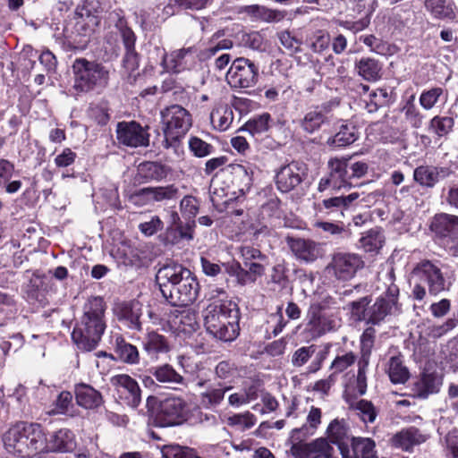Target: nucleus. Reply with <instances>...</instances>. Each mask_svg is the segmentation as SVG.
I'll list each match as a JSON object with an SVG mask.
<instances>
[{"instance_id":"1","label":"nucleus","mask_w":458,"mask_h":458,"mask_svg":"<svg viewBox=\"0 0 458 458\" xmlns=\"http://www.w3.org/2000/svg\"><path fill=\"white\" fill-rule=\"evenodd\" d=\"M156 282L162 296L172 306H189L199 296L197 277L181 264L171 263L160 267L156 275Z\"/></svg>"},{"instance_id":"2","label":"nucleus","mask_w":458,"mask_h":458,"mask_svg":"<svg viewBox=\"0 0 458 458\" xmlns=\"http://www.w3.org/2000/svg\"><path fill=\"white\" fill-rule=\"evenodd\" d=\"M6 451L21 458H35L44 454L46 433L38 423L20 421L3 435Z\"/></svg>"},{"instance_id":"3","label":"nucleus","mask_w":458,"mask_h":458,"mask_svg":"<svg viewBox=\"0 0 458 458\" xmlns=\"http://www.w3.org/2000/svg\"><path fill=\"white\" fill-rule=\"evenodd\" d=\"M105 310L101 297H92L84 304L83 314L72 333V339L80 349L89 352L97 347L106 327Z\"/></svg>"},{"instance_id":"4","label":"nucleus","mask_w":458,"mask_h":458,"mask_svg":"<svg viewBox=\"0 0 458 458\" xmlns=\"http://www.w3.org/2000/svg\"><path fill=\"white\" fill-rule=\"evenodd\" d=\"M204 326L213 337L224 342L233 341L239 335L240 312L230 300H216L204 310Z\"/></svg>"},{"instance_id":"5","label":"nucleus","mask_w":458,"mask_h":458,"mask_svg":"<svg viewBox=\"0 0 458 458\" xmlns=\"http://www.w3.org/2000/svg\"><path fill=\"white\" fill-rule=\"evenodd\" d=\"M165 148H175L192 124L190 112L179 105H172L160 113Z\"/></svg>"},{"instance_id":"6","label":"nucleus","mask_w":458,"mask_h":458,"mask_svg":"<svg viewBox=\"0 0 458 458\" xmlns=\"http://www.w3.org/2000/svg\"><path fill=\"white\" fill-rule=\"evenodd\" d=\"M72 68L74 75L73 89L78 93H87L97 87L107 85L109 72L101 64L77 58Z\"/></svg>"},{"instance_id":"7","label":"nucleus","mask_w":458,"mask_h":458,"mask_svg":"<svg viewBox=\"0 0 458 458\" xmlns=\"http://www.w3.org/2000/svg\"><path fill=\"white\" fill-rule=\"evenodd\" d=\"M394 280L395 276L392 268L384 278L385 284L387 285L386 292L377 298L374 304L370 306V324L378 325L386 317L400 311L399 287L394 284Z\"/></svg>"},{"instance_id":"8","label":"nucleus","mask_w":458,"mask_h":458,"mask_svg":"<svg viewBox=\"0 0 458 458\" xmlns=\"http://www.w3.org/2000/svg\"><path fill=\"white\" fill-rule=\"evenodd\" d=\"M429 228L441 246L454 253L458 251V216L437 214L432 218Z\"/></svg>"},{"instance_id":"9","label":"nucleus","mask_w":458,"mask_h":458,"mask_svg":"<svg viewBox=\"0 0 458 458\" xmlns=\"http://www.w3.org/2000/svg\"><path fill=\"white\" fill-rule=\"evenodd\" d=\"M187 414V403L181 397L169 396L160 402L153 423L162 428L180 425L186 420Z\"/></svg>"},{"instance_id":"10","label":"nucleus","mask_w":458,"mask_h":458,"mask_svg":"<svg viewBox=\"0 0 458 458\" xmlns=\"http://www.w3.org/2000/svg\"><path fill=\"white\" fill-rule=\"evenodd\" d=\"M226 81L232 88H251L259 81V67L248 58H236L226 73Z\"/></svg>"},{"instance_id":"11","label":"nucleus","mask_w":458,"mask_h":458,"mask_svg":"<svg viewBox=\"0 0 458 458\" xmlns=\"http://www.w3.org/2000/svg\"><path fill=\"white\" fill-rule=\"evenodd\" d=\"M352 157L331 158L327 163L329 173L322 177L318 182V190L320 192L328 188L333 190L350 189L352 183L349 182L348 166Z\"/></svg>"},{"instance_id":"12","label":"nucleus","mask_w":458,"mask_h":458,"mask_svg":"<svg viewBox=\"0 0 458 458\" xmlns=\"http://www.w3.org/2000/svg\"><path fill=\"white\" fill-rule=\"evenodd\" d=\"M364 265L362 258L356 253L336 252L327 268L332 271L338 280L347 281L353 278Z\"/></svg>"},{"instance_id":"13","label":"nucleus","mask_w":458,"mask_h":458,"mask_svg":"<svg viewBox=\"0 0 458 458\" xmlns=\"http://www.w3.org/2000/svg\"><path fill=\"white\" fill-rule=\"evenodd\" d=\"M336 327L332 316L325 312V307L319 302L311 303L307 312L305 331L311 338H318L334 331Z\"/></svg>"},{"instance_id":"14","label":"nucleus","mask_w":458,"mask_h":458,"mask_svg":"<svg viewBox=\"0 0 458 458\" xmlns=\"http://www.w3.org/2000/svg\"><path fill=\"white\" fill-rule=\"evenodd\" d=\"M148 126H141L135 121L119 122L116 125V138L120 144L131 148L148 147L149 133Z\"/></svg>"},{"instance_id":"15","label":"nucleus","mask_w":458,"mask_h":458,"mask_svg":"<svg viewBox=\"0 0 458 458\" xmlns=\"http://www.w3.org/2000/svg\"><path fill=\"white\" fill-rule=\"evenodd\" d=\"M412 279L428 285L431 294H437L445 289V279L441 269L429 260L419 263L412 271Z\"/></svg>"},{"instance_id":"16","label":"nucleus","mask_w":458,"mask_h":458,"mask_svg":"<svg viewBox=\"0 0 458 458\" xmlns=\"http://www.w3.org/2000/svg\"><path fill=\"white\" fill-rule=\"evenodd\" d=\"M308 167L300 161H292L282 166L276 175V183L282 192H289L301 183L306 177Z\"/></svg>"},{"instance_id":"17","label":"nucleus","mask_w":458,"mask_h":458,"mask_svg":"<svg viewBox=\"0 0 458 458\" xmlns=\"http://www.w3.org/2000/svg\"><path fill=\"white\" fill-rule=\"evenodd\" d=\"M294 458H331L334 448L327 438L318 437L310 443L298 441L291 447Z\"/></svg>"},{"instance_id":"18","label":"nucleus","mask_w":458,"mask_h":458,"mask_svg":"<svg viewBox=\"0 0 458 458\" xmlns=\"http://www.w3.org/2000/svg\"><path fill=\"white\" fill-rule=\"evenodd\" d=\"M113 386L118 389L121 399L131 408H137L141 402L140 388L132 377L126 374L115 375L111 378Z\"/></svg>"},{"instance_id":"19","label":"nucleus","mask_w":458,"mask_h":458,"mask_svg":"<svg viewBox=\"0 0 458 458\" xmlns=\"http://www.w3.org/2000/svg\"><path fill=\"white\" fill-rule=\"evenodd\" d=\"M114 313L120 322L131 330L141 331L142 304L138 301H123L114 308Z\"/></svg>"},{"instance_id":"20","label":"nucleus","mask_w":458,"mask_h":458,"mask_svg":"<svg viewBox=\"0 0 458 458\" xmlns=\"http://www.w3.org/2000/svg\"><path fill=\"white\" fill-rule=\"evenodd\" d=\"M46 448L44 454L71 453L76 448L74 433L68 428H60L46 435Z\"/></svg>"},{"instance_id":"21","label":"nucleus","mask_w":458,"mask_h":458,"mask_svg":"<svg viewBox=\"0 0 458 458\" xmlns=\"http://www.w3.org/2000/svg\"><path fill=\"white\" fill-rule=\"evenodd\" d=\"M327 433L329 441L338 446L342 458L349 457V444L353 437L350 434L349 427L344 420H332L327 427Z\"/></svg>"},{"instance_id":"22","label":"nucleus","mask_w":458,"mask_h":458,"mask_svg":"<svg viewBox=\"0 0 458 458\" xmlns=\"http://www.w3.org/2000/svg\"><path fill=\"white\" fill-rule=\"evenodd\" d=\"M453 174L449 167L435 165H420L413 171V179L420 185L433 188L437 182L448 178Z\"/></svg>"},{"instance_id":"23","label":"nucleus","mask_w":458,"mask_h":458,"mask_svg":"<svg viewBox=\"0 0 458 458\" xmlns=\"http://www.w3.org/2000/svg\"><path fill=\"white\" fill-rule=\"evenodd\" d=\"M287 244L294 256L306 263L313 262L320 256L319 244L313 241L288 237Z\"/></svg>"},{"instance_id":"24","label":"nucleus","mask_w":458,"mask_h":458,"mask_svg":"<svg viewBox=\"0 0 458 458\" xmlns=\"http://www.w3.org/2000/svg\"><path fill=\"white\" fill-rule=\"evenodd\" d=\"M321 410L318 407L311 406L306 417V422L301 427H296L292 429L291 438L295 441H303L307 437L313 436L321 424Z\"/></svg>"},{"instance_id":"25","label":"nucleus","mask_w":458,"mask_h":458,"mask_svg":"<svg viewBox=\"0 0 458 458\" xmlns=\"http://www.w3.org/2000/svg\"><path fill=\"white\" fill-rule=\"evenodd\" d=\"M442 385V377L436 372H423L420 377L414 383L413 395L420 398H427L429 394L439 391Z\"/></svg>"},{"instance_id":"26","label":"nucleus","mask_w":458,"mask_h":458,"mask_svg":"<svg viewBox=\"0 0 458 458\" xmlns=\"http://www.w3.org/2000/svg\"><path fill=\"white\" fill-rule=\"evenodd\" d=\"M76 403L87 410L97 409L103 403L102 394L87 384H79L75 386Z\"/></svg>"},{"instance_id":"27","label":"nucleus","mask_w":458,"mask_h":458,"mask_svg":"<svg viewBox=\"0 0 458 458\" xmlns=\"http://www.w3.org/2000/svg\"><path fill=\"white\" fill-rule=\"evenodd\" d=\"M168 172V167L161 163L146 161L139 165L137 178L140 182H158L165 178Z\"/></svg>"},{"instance_id":"28","label":"nucleus","mask_w":458,"mask_h":458,"mask_svg":"<svg viewBox=\"0 0 458 458\" xmlns=\"http://www.w3.org/2000/svg\"><path fill=\"white\" fill-rule=\"evenodd\" d=\"M354 70L367 81H377L382 76V64L372 57H361L354 62Z\"/></svg>"},{"instance_id":"29","label":"nucleus","mask_w":458,"mask_h":458,"mask_svg":"<svg viewBox=\"0 0 458 458\" xmlns=\"http://www.w3.org/2000/svg\"><path fill=\"white\" fill-rule=\"evenodd\" d=\"M155 378L168 387L178 389L177 385L186 386L185 379L171 365L165 364L151 369Z\"/></svg>"},{"instance_id":"30","label":"nucleus","mask_w":458,"mask_h":458,"mask_svg":"<svg viewBox=\"0 0 458 458\" xmlns=\"http://www.w3.org/2000/svg\"><path fill=\"white\" fill-rule=\"evenodd\" d=\"M349 448L350 455L347 458H378L375 452V442L370 438L352 437Z\"/></svg>"},{"instance_id":"31","label":"nucleus","mask_w":458,"mask_h":458,"mask_svg":"<svg viewBox=\"0 0 458 458\" xmlns=\"http://www.w3.org/2000/svg\"><path fill=\"white\" fill-rule=\"evenodd\" d=\"M72 394L69 391H62L53 403V408L47 411L48 415L77 416V411L72 403Z\"/></svg>"},{"instance_id":"32","label":"nucleus","mask_w":458,"mask_h":458,"mask_svg":"<svg viewBox=\"0 0 458 458\" xmlns=\"http://www.w3.org/2000/svg\"><path fill=\"white\" fill-rule=\"evenodd\" d=\"M178 189L171 184L165 187H146L135 192V196L146 197L148 200L162 201L177 197Z\"/></svg>"},{"instance_id":"33","label":"nucleus","mask_w":458,"mask_h":458,"mask_svg":"<svg viewBox=\"0 0 458 458\" xmlns=\"http://www.w3.org/2000/svg\"><path fill=\"white\" fill-rule=\"evenodd\" d=\"M233 388L232 386H222L217 387L208 386L205 391L199 393L200 403L205 408H213L221 403L227 391Z\"/></svg>"},{"instance_id":"34","label":"nucleus","mask_w":458,"mask_h":458,"mask_svg":"<svg viewBox=\"0 0 458 458\" xmlns=\"http://www.w3.org/2000/svg\"><path fill=\"white\" fill-rule=\"evenodd\" d=\"M425 437L416 428H409L402 430L394 437V441L397 446L402 447L405 451H409L412 446L425 442Z\"/></svg>"},{"instance_id":"35","label":"nucleus","mask_w":458,"mask_h":458,"mask_svg":"<svg viewBox=\"0 0 458 458\" xmlns=\"http://www.w3.org/2000/svg\"><path fill=\"white\" fill-rule=\"evenodd\" d=\"M114 352L121 361L127 364H137L140 360L138 348L127 343L123 337L116 338Z\"/></svg>"},{"instance_id":"36","label":"nucleus","mask_w":458,"mask_h":458,"mask_svg":"<svg viewBox=\"0 0 458 458\" xmlns=\"http://www.w3.org/2000/svg\"><path fill=\"white\" fill-rule=\"evenodd\" d=\"M358 139L355 126L348 123L342 124L335 136L327 140V144L334 147H345Z\"/></svg>"},{"instance_id":"37","label":"nucleus","mask_w":458,"mask_h":458,"mask_svg":"<svg viewBox=\"0 0 458 458\" xmlns=\"http://www.w3.org/2000/svg\"><path fill=\"white\" fill-rule=\"evenodd\" d=\"M171 220L172 225L167 227L165 233V239L167 242L175 243L181 239L191 240L193 238V234L184 231L177 212H172Z\"/></svg>"},{"instance_id":"38","label":"nucleus","mask_w":458,"mask_h":458,"mask_svg":"<svg viewBox=\"0 0 458 458\" xmlns=\"http://www.w3.org/2000/svg\"><path fill=\"white\" fill-rule=\"evenodd\" d=\"M372 299L370 296H364L357 301L349 303V309L352 317L356 321H364L370 324V303Z\"/></svg>"},{"instance_id":"39","label":"nucleus","mask_w":458,"mask_h":458,"mask_svg":"<svg viewBox=\"0 0 458 458\" xmlns=\"http://www.w3.org/2000/svg\"><path fill=\"white\" fill-rule=\"evenodd\" d=\"M270 121V114L268 113H263L262 114L250 119L239 131H247L252 137L259 136L268 131Z\"/></svg>"},{"instance_id":"40","label":"nucleus","mask_w":458,"mask_h":458,"mask_svg":"<svg viewBox=\"0 0 458 458\" xmlns=\"http://www.w3.org/2000/svg\"><path fill=\"white\" fill-rule=\"evenodd\" d=\"M328 123V117L318 112V107L306 113L301 121V127L308 133H313L320 130L323 124Z\"/></svg>"},{"instance_id":"41","label":"nucleus","mask_w":458,"mask_h":458,"mask_svg":"<svg viewBox=\"0 0 458 458\" xmlns=\"http://www.w3.org/2000/svg\"><path fill=\"white\" fill-rule=\"evenodd\" d=\"M426 8L439 19H454V4L451 0H426Z\"/></svg>"},{"instance_id":"42","label":"nucleus","mask_w":458,"mask_h":458,"mask_svg":"<svg viewBox=\"0 0 458 458\" xmlns=\"http://www.w3.org/2000/svg\"><path fill=\"white\" fill-rule=\"evenodd\" d=\"M245 11L249 15L267 22L279 21L284 18L282 12L259 4L246 6Z\"/></svg>"},{"instance_id":"43","label":"nucleus","mask_w":458,"mask_h":458,"mask_svg":"<svg viewBox=\"0 0 458 458\" xmlns=\"http://www.w3.org/2000/svg\"><path fill=\"white\" fill-rule=\"evenodd\" d=\"M144 350L150 355L159 352H166L169 350L168 344L162 335L157 332H149L143 341Z\"/></svg>"},{"instance_id":"44","label":"nucleus","mask_w":458,"mask_h":458,"mask_svg":"<svg viewBox=\"0 0 458 458\" xmlns=\"http://www.w3.org/2000/svg\"><path fill=\"white\" fill-rule=\"evenodd\" d=\"M385 237L377 228L368 231L360 240V247L366 252H377L383 246Z\"/></svg>"},{"instance_id":"45","label":"nucleus","mask_w":458,"mask_h":458,"mask_svg":"<svg viewBox=\"0 0 458 458\" xmlns=\"http://www.w3.org/2000/svg\"><path fill=\"white\" fill-rule=\"evenodd\" d=\"M388 375L394 384H403L409 378V370L403 366L399 356H394L390 359Z\"/></svg>"},{"instance_id":"46","label":"nucleus","mask_w":458,"mask_h":458,"mask_svg":"<svg viewBox=\"0 0 458 458\" xmlns=\"http://www.w3.org/2000/svg\"><path fill=\"white\" fill-rule=\"evenodd\" d=\"M115 29L118 30L119 36L123 41L124 49L135 48L136 35L134 31L128 26L127 21L124 17L119 16L115 24Z\"/></svg>"},{"instance_id":"47","label":"nucleus","mask_w":458,"mask_h":458,"mask_svg":"<svg viewBox=\"0 0 458 458\" xmlns=\"http://www.w3.org/2000/svg\"><path fill=\"white\" fill-rule=\"evenodd\" d=\"M76 16V28L78 31L83 30L85 33L89 30L92 31L95 26L98 24L97 16L92 15L89 10L82 7L77 8L75 12Z\"/></svg>"},{"instance_id":"48","label":"nucleus","mask_w":458,"mask_h":458,"mask_svg":"<svg viewBox=\"0 0 458 458\" xmlns=\"http://www.w3.org/2000/svg\"><path fill=\"white\" fill-rule=\"evenodd\" d=\"M454 125V120L450 116H435L431 119L429 129L439 138L446 136Z\"/></svg>"},{"instance_id":"49","label":"nucleus","mask_w":458,"mask_h":458,"mask_svg":"<svg viewBox=\"0 0 458 458\" xmlns=\"http://www.w3.org/2000/svg\"><path fill=\"white\" fill-rule=\"evenodd\" d=\"M192 54V48H182L175 50L170 55V61L167 67L174 72H180L184 70L187 66L186 57Z\"/></svg>"},{"instance_id":"50","label":"nucleus","mask_w":458,"mask_h":458,"mask_svg":"<svg viewBox=\"0 0 458 458\" xmlns=\"http://www.w3.org/2000/svg\"><path fill=\"white\" fill-rule=\"evenodd\" d=\"M351 407L357 411L364 422H373L377 417L376 409L370 401L361 399L352 403Z\"/></svg>"},{"instance_id":"51","label":"nucleus","mask_w":458,"mask_h":458,"mask_svg":"<svg viewBox=\"0 0 458 458\" xmlns=\"http://www.w3.org/2000/svg\"><path fill=\"white\" fill-rule=\"evenodd\" d=\"M162 453L165 458H196V451L194 449L179 445H165Z\"/></svg>"},{"instance_id":"52","label":"nucleus","mask_w":458,"mask_h":458,"mask_svg":"<svg viewBox=\"0 0 458 458\" xmlns=\"http://www.w3.org/2000/svg\"><path fill=\"white\" fill-rule=\"evenodd\" d=\"M213 206L219 212H226L228 215L241 216L243 213L242 209H236L233 206L235 203V199L233 198L226 199L222 201L221 196L217 192H214L211 197Z\"/></svg>"},{"instance_id":"53","label":"nucleus","mask_w":458,"mask_h":458,"mask_svg":"<svg viewBox=\"0 0 458 458\" xmlns=\"http://www.w3.org/2000/svg\"><path fill=\"white\" fill-rule=\"evenodd\" d=\"M322 206L328 210L327 214H332L337 221L344 216V211L347 210L342 197H332L323 199Z\"/></svg>"},{"instance_id":"54","label":"nucleus","mask_w":458,"mask_h":458,"mask_svg":"<svg viewBox=\"0 0 458 458\" xmlns=\"http://www.w3.org/2000/svg\"><path fill=\"white\" fill-rule=\"evenodd\" d=\"M315 352L316 346L313 344L297 349L292 356V365L297 368L305 365L315 353Z\"/></svg>"},{"instance_id":"55","label":"nucleus","mask_w":458,"mask_h":458,"mask_svg":"<svg viewBox=\"0 0 458 458\" xmlns=\"http://www.w3.org/2000/svg\"><path fill=\"white\" fill-rule=\"evenodd\" d=\"M413 99V97H411ZM403 111L404 112V115L406 120L411 123L413 128H420L423 124V115L420 113V111L416 108L412 100H409L406 105L403 106Z\"/></svg>"},{"instance_id":"56","label":"nucleus","mask_w":458,"mask_h":458,"mask_svg":"<svg viewBox=\"0 0 458 458\" xmlns=\"http://www.w3.org/2000/svg\"><path fill=\"white\" fill-rule=\"evenodd\" d=\"M189 147L194 156L205 157L214 151V147L198 137H191L189 140Z\"/></svg>"},{"instance_id":"57","label":"nucleus","mask_w":458,"mask_h":458,"mask_svg":"<svg viewBox=\"0 0 458 458\" xmlns=\"http://www.w3.org/2000/svg\"><path fill=\"white\" fill-rule=\"evenodd\" d=\"M289 271L287 263L284 260L277 262L271 271V281L274 284L284 286L288 282L287 272Z\"/></svg>"},{"instance_id":"58","label":"nucleus","mask_w":458,"mask_h":458,"mask_svg":"<svg viewBox=\"0 0 458 458\" xmlns=\"http://www.w3.org/2000/svg\"><path fill=\"white\" fill-rule=\"evenodd\" d=\"M228 425H242L244 429L252 428L256 423V417L250 411L234 414L227 419Z\"/></svg>"},{"instance_id":"59","label":"nucleus","mask_w":458,"mask_h":458,"mask_svg":"<svg viewBox=\"0 0 458 458\" xmlns=\"http://www.w3.org/2000/svg\"><path fill=\"white\" fill-rule=\"evenodd\" d=\"M443 90L440 88H433L428 91H424L420 98V105L427 110L431 109L437 102Z\"/></svg>"},{"instance_id":"60","label":"nucleus","mask_w":458,"mask_h":458,"mask_svg":"<svg viewBox=\"0 0 458 458\" xmlns=\"http://www.w3.org/2000/svg\"><path fill=\"white\" fill-rule=\"evenodd\" d=\"M280 43L292 54L301 51V41L293 37L290 31L284 30L278 34Z\"/></svg>"},{"instance_id":"61","label":"nucleus","mask_w":458,"mask_h":458,"mask_svg":"<svg viewBox=\"0 0 458 458\" xmlns=\"http://www.w3.org/2000/svg\"><path fill=\"white\" fill-rule=\"evenodd\" d=\"M210 118L214 123L217 120L216 128L219 131H225L233 121V112L225 109L224 114H221L219 110H216V112L211 113Z\"/></svg>"},{"instance_id":"62","label":"nucleus","mask_w":458,"mask_h":458,"mask_svg":"<svg viewBox=\"0 0 458 458\" xmlns=\"http://www.w3.org/2000/svg\"><path fill=\"white\" fill-rule=\"evenodd\" d=\"M163 222L157 216L151 217L149 221L139 225L140 231L146 236H151L163 228Z\"/></svg>"},{"instance_id":"63","label":"nucleus","mask_w":458,"mask_h":458,"mask_svg":"<svg viewBox=\"0 0 458 458\" xmlns=\"http://www.w3.org/2000/svg\"><path fill=\"white\" fill-rule=\"evenodd\" d=\"M355 360L356 357L352 352H347L342 356H337L332 363V368L335 370V372H343L347 368L352 366Z\"/></svg>"},{"instance_id":"64","label":"nucleus","mask_w":458,"mask_h":458,"mask_svg":"<svg viewBox=\"0 0 458 458\" xmlns=\"http://www.w3.org/2000/svg\"><path fill=\"white\" fill-rule=\"evenodd\" d=\"M215 373L218 378L226 380L233 377L235 367L233 363L227 360L220 361L215 369Z\"/></svg>"}]
</instances>
